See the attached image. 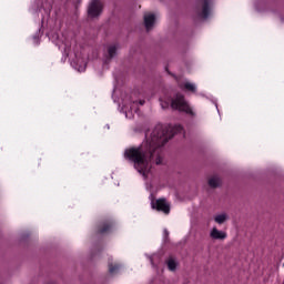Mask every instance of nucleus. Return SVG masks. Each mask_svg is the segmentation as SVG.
Returning a JSON list of instances; mask_svg holds the SVG:
<instances>
[{
    "instance_id": "obj_11",
    "label": "nucleus",
    "mask_w": 284,
    "mask_h": 284,
    "mask_svg": "<svg viewBox=\"0 0 284 284\" xmlns=\"http://www.w3.org/2000/svg\"><path fill=\"white\" fill-rule=\"evenodd\" d=\"M227 219H230L227 213H219L214 216V221H215V223H217V225H223V223H225V221H227Z\"/></svg>"
},
{
    "instance_id": "obj_13",
    "label": "nucleus",
    "mask_w": 284,
    "mask_h": 284,
    "mask_svg": "<svg viewBox=\"0 0 284 284\" xmlns=\"http://www.w3.org/2000/svg\"><path fill=\"white\" fill-rule=\"evenodd\" d=\"M119 50V45L116 44H110L106 49L108 52V59H112L114 54H116V51Z\"/></svg>"
},
{
    "instance_id": "obj_6",
    "label": "nucleus",
    "mask_w": 284,
    "mask_h": 284,
    "mask_svg": "<svg viewBox=\"0 0 284 284\" xmlns=\"http://www.w3.org/2000/svg\"><path fill=\"white\" fill-rule=\"evenodd\" d=\"M103 12V2L101 0H92L89 4L88 13L92 19L99 17Z\"/></svg>"
},
{
    "instance_id": "obj_15",
    "label": "nucleus",
    "mask_w": 284,
    "mask_h": 284,
    "mask_svg": "<svg viewBox=\"0 0 284 284\" xmlns=\"http://www.w3.org/2000/svg\"><path fill=\"white\" fill-rule=\"evenodd\" d=\"M121 267V265L114 263V264H109V272L110 274H116V272H119V268Z\"/></svg>"
},
{
    "instance_id": "obj_4",
    "label": "nucleus",
    "mask_w": 284,
    "mask_h": 284,
    "mask_svg": "<svg viewBox=\"0 0 284 284\" xmlns=\"http://www.w3.org/2000/svg\"><path fill=\"white\" fill-rule=\"evenodd\" d=\"M139 110V103L132 99V95H125L122 99V112L125 114L126 119H134Z\"/></svg>"
},
{
    "instance_id": "obj_1",
    "label": "nucleus",
    "mask_w": 284,
    "mask_h": 284,
    "mask_svg": "<svg viewBox=\"0 0 284 284\" xmlns=\"http://www.w3.org/2000/svg\"><path fill=\"white\" fill-rule=\"evenodd\" d=\"M183 126L158 125L151 133H146V140L139 148H130L124 152V158L133 163L134 169L143 179L152 176V163L161 165L163 163V145L172 139L174 134H181Z\"/></svg>"
},
{
    "instance_id": "obj_3",
    "label": "nucleus",
    "mask_w": 284,
    "mask_h": 284,
    "mask_svg": "<svg viewBox=\"0 0 284 284\" xmlns=\"http://www.w3.org/2000/svg\"><path fill=\"white\" fill-rule=\"evenodd\" d=\"M146 190L151 192V207L158 210V212H163V214H170V202L165 199L154 200V182L146 183Z\"/></svg>"
},
{
    "instance_id": "obj_2",
    "label": "nucleus",
    "mask_w": 284,
    "mask_h": 284,
    "mask_svg": "<svg viewBox=\"0 0 284 284\" xmlns=\"http://www.w3.org/2000/svg\"><path fill=\"white\" fill-rule=\"evenodd\" d=\"M160 105L163 110H168V108H172V110H178L179 112H185V114H190L194 116V110L185 101V97L181 93L174 95V98L170 99L168 97L160 99Z\"/></svg>"
},
{
    "instance_id": "obj_8",
    "label": "nucleus",
    "mask_w": 284,
    "mask_h": 284,
    "mask_svg": "<svg viewBox=\"0 0 284 284\" xmlns=\"http://www.w3.org/2000/svg\"><path fill=\"white\" fill-rule=\"evenodd\" d=\"M71 65L78 72H85V68L88 65L85 62V57H83L81 53L75 54V58L71 61Z\"/></svg>"
},
{
    "instance_id": "obj_14",
    "label": "nucleus",
    "mask_w": 284,
    "mask_h": 284,
    "mask_svg": "<svg viewBox=\"0 0 284 284\" xmlns=\"http://www.w3.org/2000/svg\"><path fill=\"white\" fill-rule=\"evenodd\" d=\"M166 265H168V268H169L171 272H174V270H176L179 263H178L176 260H174L173 257H170V258L166 261Z\"/></svg>"
},
{
    "instance_id": "obj_12",
    "label": "nucleus",
    "mask_w": 284,
    "mask_h": 284,
    "mask_svg": "<svg viewBox=\"0 0 284 284\" xmlns=\"http://www.w3.org/2000/svg\"><path fill=\"white\" fill-rule=\"evenodd\" d=\"M209 185L210 187H219L221 185V176L212 175L209 178Z\"/></svg>"
},
{
    "instance_id": "obj_7",
    "label": "nucleus",
    "mask_w": 284,
    "mask_h": 284,
    "mask_svg": "<svg viewBox=\"0 0 284 284\" xmlns=\"http://www.w3.org/2000/svg\"><path fill=\"white\" fill-rule=\"evenodd\" d=\"M156 13L153 12H145L143 16V23L146 32H150V30H154V27L156 26Z\"/></svg>"
},
{
    "instance_id": "obj_20",
    "label": "nucleus",
    "mask_w": 284,
    "mask_h": 284,
    "mask_svg": "<svg viewBox=\"0 0 284 284\" xmlns=\"http://www.w3.org/2000/svg\"><path fill=\"white\" fill-rule=\"evenodd\" d=\"M34 41H37V38H34Z\"/></svg>"
},
{
    "instance_id": "obj_16",
    "label": "nucleus",
    "mask_w": 284,
    "mask_h": 284,
    "mask_svg": "<svg viewBox=\"0 0 284 284\" xmlns=\"http://www.w3.org/2000/svg\"><path fill=\"white\" fill-rule=\"evenodd\" d=\"M60 48H61L62 50H64V52H68V45H67V44H61Z\"/></svg>"
},
{
    "instance_id": "obj_10",
    "label": "nucleus",
    "mask_w": 284,
    "mask_h": 284,
    "mask_svg": "<svg viewBox=\"0 0 284 284\" xmlns=\"http://www.w3.org/2000/svg\"><path fill=\"white\" fill-rule=\"evenodd\" d=\"M180 88L181 90H184V92H192L193 94L196 93V85L187 80L180 83Z\"/></svg>"
},
{
    "instance_id": "obj_9",
    "label": "nucleus",
    "mask_w": 284,
    "mask_h": 284,
    "mask_svg": "<svg viewBox=\"0 0 284 284\" xmlns=\"http://www.w3.org/2000/svg\"><path fill=\"white\" fill-rule=\"evenodd\" d=\"M210 236L211 239H213L214 241H224V239H227V233L216 229V226H214L213 229H211L210 231Z\"/></svg>"
},
{
    "instance_id": "obj_5",
    "label": "nucleus",
    "mask_w": 284,
    "mask_h": 284,
    "mask_svg": "<svg viewBox=\"0 0 284 284\" xmlns=\"http://www.w3.org/2000/svg\"><path fill=\"white\" fill-rule=\"evenodd\" d=\"M195 12L201 19H207L212 14V0H196Z\"/></svg>"
},
{
    "instance_id": "obj_19",
    "label": "nucleus",
    "mask_w": 284,
    "mask_h": 284,
    "mask_svg": "<svg viewBox=\"0 0 284 284\" xmlns=\"http://www.w3.org/2000/svg\"><path fill=\"white\" fill-rule=\"evenodd\" d=\"M143 103H145V101H140V105H143Z\"/></svg>"
},
{
    "instance_id": "obj_18",
    "label": "nucleus",
    "mask_w": 284,
    "mask_h": 284,
    "mask_svg": "<svg viewBox=\"0 0 284 284\" xmlns=\"http://www.w3.org/2000/svg\"><path fill=\"white\" fill-rule=\"evenodd\" d=\"M154 256H155V255H153V256L151 257V265H154Z\"/></svg>"
},
{
    "instance_id": "obj_17",
    "label": "nucleus",
    "mask_w": 284,
    "mask_h": 284,
    "mask_svg": "<svg viewBox=\"0 0 284 284\" xmlns=\"http://www.w3.org/2000/svg\"><path fill=\"white\" fill-rule=\"evenodd\" d=\"M101 232L103 233V232H108V226H104L102 230H101Z\"/></svg>"
}]
</instances>
